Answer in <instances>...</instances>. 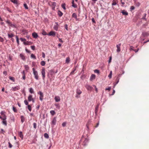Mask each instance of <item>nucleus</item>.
Returning a JSON list of instances; mask_svg holds the SVG:
<instances>
[{
	"label": "nucleus",
	"instance_id": "44",
	"mask_svg": "<svg viewBox=\"0 0 149 149\" xmlns=\"http://www.w3.org/2000/svg\"><path fill=\"white\" fill-rule=\"evenodd\" d=\"M66 124H67L66 122H64L62 123V126L63 127H64L66 125Z\"/></svg>",
	"mask_w": 149,
	"mask_h": 149
},
{
	"label": "nucleus",
	"instance_id": "45",
	"mask_svg": "<svg viewBox=\"0 0 149 149\" xmlns=\"http://www.w3.org/2000/svg\"><path fill=\"white\" fill-rule=\"evenodd\" d=\"M13 110L16 113L17 112V110L16 108L14 107H13Z\"/></svg>",
	"mask_w": 149,
	"mask_h": 149
},
{
	"label": "nucleus",
	"instance_id": "42",
	"mask_svg": "<svg viewBox=\"0 0 149 149\" xmlns=\"http://www.w3.org/2000/svg\"><path fill=\"white\" fill-rule=\"evenodd\" d=\"M9 79L13 81H15V78L13 77H10Z\"/></svg>",
	"mask_w": 149,
	"mask_h": 149
},
{
	"label": "nucleus",
	"instance_id": "13",
	"mask_svg": "<svg viewBox=\"0 0 149 149\" xmlns=\"http://www.w3.org/2000/svg\"><path fill=\"white\" fill-rule=\"evenodd\" d=\"M95 75L94 74H92L91 77L90 78V80L92 81L95 78Z\"/></svg>",
	"mask_w": 149,
	"mask_h": 149
},
{
	"label": "nucleus",
	"instance_id": "58",
	"mask_svg": "<svg viewBox=\"0 0 149 149\" xmlns=\"http://www.w3.org/2000/svg\"><path fill=\"white\" fill-rule=\"evenodd\" d=\"M3 73L5 75H7V72L6 71H4L3 72Z\"/></svg>",
	"mask_w": 149,
	"mask_h": 149
},
{
	"label": "nucleus",
	"instance_id": "8",
	"mask_svg": "<svg viewBox=\"0 0 149 149\" xmlns=\"http://www.w3.org/2000/svg\"><path fill=\"white\" fill-rule=\"evenodd\" d=\"M56 122V117H54L52 121V124L53 125H55Z\"/></svg>",
	"mask_w": 149,
	"mask_h": 149
},
{
	"label": "nucleus",
	"instance_id": "19",
	"mask_svg": "<svg viewBox=\"0 0 149 149\" xmlns=\"http://www.w3.org/2000/svg\"><path fill=\"white\" fill-rule=\"evenodd\" d=\"M122 14L125 15H128V13L125 10H123L122 12Z\"/></svg>",
	"mask_w": 149,
	"mask_h": 149
},
{
	"label": "nucleus",
	"instance_id": "6",
	"mask_svg": "<svg viewBox=\"0 0 149 149\" xmlns=\"http://www.w3.org/2000/svg\"><path fill=\"white\" fill-rule=\"evenodd\" d=\"M121 45V43L119 44L116 45V47L117 48V51L118 52H119L120 51V46Z\"/></svg>",
	"mask_w": 149,
	"mask_h": 149
},
{
	"label": "nucleus",
	"instance_id": "32",
	"mask_svg": "<svg viewBox=\"0 0 149 149\" xmlns=\"http://www.w3.org/2000/svg\"><path fill=\"white\" fill-rule=\"evenodd\" d=\"M76 67L77 66L75 67V68H73V70L71 72L70 74H73L74 73V72L76 70Z\"/></svg>",
	"mask_w": 149,
	"mask_h": 149
},
{
	"label": "nucleus",
	"instance_id": "54",
	"mask_svg": "<svg viewBox=\"0 0 149 149\" xmlns=\"http://www.w3.org/2000/svg\"><path fill=\"white\" fill-rule=\"evenodd\" d=\"M54 73V72L53 70H51L50 71V74L51 75H52Z\"/></svg>",
	"mask_w": 149,
	"mask_h": 149
},
{
	"label": "nucleus",
	"instance_id": "50",
	"mask_svg": "<svg viewBox=\"0 0 149 149\" xmlns=\"http://www.w3.org/2000/svg\"><path fill=\"white\" fill-rule=\"evenodd\" d=\"M94 72L95 73H97L98 74L99 73V71L97 70H94Z\"/></svg>",
	"mask_w": 149,
	"mask_h": 149
},
{
	"label": "nucleus",
	"instance_id": "37",
	"mask_svg": "<svg viewBox=\"0 0 149 149\" xmlns=\"http://www.w3.org/2000/svg\"><path fill=\"white\" fill-rule=\"evenodd\" d=\"M6 22L7 24H8L10 25L11 26H12V24L9 21V20H7L6 21Z\"/></svg>",
	"mask_w": 149,
	"mask_h": 149
},
{
	"label": "nucleus",
	"instance_id": "30",
	"mask_svg": "<svg viewBox=\"0 0 149 149\" xmlns=\"http://www.w3.org/2000/svg\"><path fill=\"white\" fill-rule=\"evenodd\" d=\"M44 136L45 137V138H46L47 139H48L49 137V136L48 134L47 133H45L44 134Z\"/></svg>",
	"mask_w": 149,
	"mask_h": 149
},
{
	"label": "nucleus",
	"instance_id": "56",
	"mask_svg": "<svg viewBox=\"0 0 149 149\" xmlns=\"http://www.w3.org/2000/svg\"><path fill=\"white\" fill-rule=\"evenodd\" d=\"M134 8H135V7L134 6H132L130 7V9L131 10H134Z\"/></svg>",
	"mask_w": 149,
	"mask_h": 149
},
{
	"label": "nucleus",
	"instance_id": "9",
	"mask_svg": "<svg viewBox=\"0 0 149 149\" xmlns=\"http://www.w3.org/2000/svg\"><path fill=\"white\" fill-rule=\"evenodd\" d=\"M32 36L33 37L35 38H37L38 37V35L37 33L34 32L32 33Z\"/></svg>",
	"mask_w": 149,
	"mask_h": 149
},
{
	"label": "nucleus",
	"instance_id": "63",
	"mask_svg": "<svg viewBox=\"0 0 149 149\" xmlns=\"http://www.w3.org/2000/svg\"><path fill=\"white\" fill-rule=\"evenodd\" d=\"M22 75H25V71L23 70L22 72Z\"/></svg>",
	"mask_w": 149,
	"mask_h": 149
},
{
	"label": "nucleus",
	"instance_id": "48",
	"mask_svg": "<svg viewBox=\"0 0 149 149\" xmlns=\"http://www.w3.org/2000/svg\"><path fill=\"white\" fill-rule=\"evenodd\" d=\"M24 6L25 9H28V7L26 4H24Z\"/></svg>",
	"mask_w": 149,
	"mask_h": 149
},
{
	"label": "nucleus",
	"instance_id": "14",
	"mask_svg": "<svg viewBox=\"0 0 149 149\" xmlns=\"http://www.w3.org/2000/svg\"><path fill=\"white\" fill-rule=\"evenodd\" d=\"M8 37L9 38H12L14 37V35L12 33H9L8 34Z\"/></svg>",
	"mask_w": 149,
	"mask_h": 149
},
{
	"label": "nucleus",
	"instance_id": "46",
	"mask_svg": "<svg viewBox=\"0 0 149 149\" xmlns=\"http://www.w3.org/2000/svg\"><path fill=\"white\" fill-rule=\"evenodd\" d=\"M24 103H25V105H28L29 104V103L28 102V101H27V100H25L24 101Z\"/></svg>",
	"mask_w": 149,
	"mask_h": 149
},
{
	"label": "nucleus",
	"instance_id": "38",
	"mask_svg": "<svg viewBox=\"0 0 149 149\" xmlns=\"http://www.w3.org/2000/svg\"><path fill=\"white\" fill-rule=\"evenodd\" d=\"M16 38L17 42L18 44V45H19V38L17 36H16Z\"/></svg>",
	"mask_w": 149,
	"mask_h": 149
},
{
	"label": "nucleus",
	"instance_id": "22",
	"mask_svg": "<svg viewBox=\"0 0 149 149\" xmlns=\"http://www.w3.org/2000/svg\"><path fill=\"white\" fill-rule=\"evenodd\" d=\"M72 6L74 7V8H77V5L74 4V1L73 0H72Z\"/></svg>",
	"mask_w": 149,
	"mask_h": 149
},
{
	"label": "nucleus",
	"instance_id": "11",
	"mask_svg": "<svg viewBox=\"0 0 149 149\" xmlns=\"http://www.w3.org/2000/svg\"><path fill=\"white\" fill-rule=\"evenodd\" d=\"M56 24L54 26V30L57 31L58 30L59 25L57 22L56 23Z\"/></svg>",
	"mask_w": 149,
	"mask_h": 149
},
{
	"label": "nucleus",
	"instance_id": "49",
	"mask_svg": "<svg viewBox=\"0 0 149 149\" xmlns=\"http://www.w3.org/2000/svg\"><path fill=\"white\" fill-rule=\"evenodd\" d=\"M20 39L22 42L25 41H26V39H25L23 38H20Z\"/></svg>",
	"mask_w": 149,
	"mask_h": 149
},
{
	"label": "nucleus",
	"instance_id": "16",
	"mask_svg": "<svg viewBox=\"0 0 149 149\" xmlns=\"http://www.w3.org/2000/svg\"><path fill=\"white\" fill-rule=\"evenodd\" d=\"M33 99L32 95H29L28 97V100L30 102Z\"/></svg>",
	"mask_w": 149,
	"mask_h": 149
},
{
	"label": "nucleus",
	"instance_id": "7",
	"mask_svg": "<svg viewBox=\"0 0 149 149\" xmlns=\"http://www.w3.org/2000/svg\"><path fill=\"white\" fill-rule=\"evenodd\" d=\"M54 99L56 102H59L60 101L61 99L59 96H56L55 97Z\"/></svg>",
	"mask_w": 149,
	"mask_h": 149
},
{
	"label": "nucleus",
	"instance_id": "29",
	"mask_svg": "<svg viewBox=\"0 0 149 149\" xmlns=\"http://www.w3.org/2000/svg\"><path fill=\"white\" fill-rule=\"evenodd\" d=\"M72 16L73 17H74L75 19L77 18V14L75 13H73Z\"/></svg>",
	"mask_w": 149,
	"mask_h": 149
},
{
	"label": "nucleus",
	"instance_id": "23",
	"mask_svg": "<svg viewBox=\"0 0 149 149\" xmlns=\"http://www.w3.org/2000/svg\"><path fill=\"white\" fill-rule=\"evenodd\" d=\"M13 91H16L17 90L19 89V88L18 86H16L14 87H13Z\"/></svg>",
	"mask_w": 149,
	"mask_h": 149
},
{
	"label": "nucleus",
	"instance_id": "21",
	"mask_svg": "<svg viewBox=\"0 0 149 149\" xmlns=\"http://www.w3.org/2000/svg\"><path fill=\"white\" fill-rule=\"evenodd\" d=\"M20 57L23 60H25V57L24 56V55L23 54H20Z\"/></svg>",
	"mask_w": 149,
	"mask_h": 149
},
{
	"label": "nucleus",
	"instance_id": "4",
	"mask_svg": "<svg viewBox=\"0 0 149 149\" xmlns=\"http://www.w3.org/2000/svg\"><path fill=\"white\" fill-rule=\"evenodd\" d=\"M40 95V100L42 101L43 100V93L41 92V91H39L38 93Z\"/></svg>",
	"mask_w": 149,
	"mask_h": 149
},
{
	"label": "nucleus",
	"instance_id": "31",
	"mask_svg": "<svg viewBox=\"0 0 149 149\" xmlns=\"http://www.w3.org/2000/svg\"><path fill=\"white\" fill-rule=\"evenodd\" d=\"M24 68H25V70L27 71L29 69V67L27 65H25Z\"/></svg>",
	"mask_w": 149,
	"mask_h": 149
},
{
	"label": "nucleus",
	"instance_id": "33",
	"mask_svg": "<svg viewBox=\"0 0 149 149\" xmlns=\"http://www.w3.org/2000/svg\"><path fill=\"white\" fill-rule=\"evenodd\" d=\"M55 106L56 107V108L58 109H60V106L59 104H55Z\"/></svg>",
	"mask_w": 149,
	"mask_h": 149
},
{
	"label": "nucleus",
	"instance_id": "18",
	"mask_svg": "<svg viewBox=\"0 0 149 149\" xmlns=\"http://www.w3.org/2000/svg\"><path fill=\"white\" fill-rule=\"evenodd\" d=\"M58 14L59 17H61L63 15V13L60 10L58 11Z\"/></svg>",
	"mask_w": 149,
	"mask_h": 149
},
{
	"label": "nucleus",
	"instance_id": "5",
	"mask_svg": "<svg viewBox=\"0 0 149 149\" xmlns=\"http://www.w3.org/2000/svg\"><path fill=\"white\" fill-rule=\"evenodd\" d=\"M47 35L49 36H55L56 35V33L54 31H51Z\"/></svg>",
	"mask_w": 149,
	"mask_h": 149
},
{
	"label": "nucleus",
	"instance_id": "51",
	"mask_svg": "<svg viewBox=\"0 0 149 149\" xmlns=\"http://www.w3.org/2000/svg\"><path fill=\"white\" fill-rule=\"evenodd\" d=\"M33 125L34 128L35 129H36L37 127L36 124V123H33Z\"/></svg>",
	"mask_w": 149,
	"mask_h": 149
},
{
	"label": "nucleus",
	"instance_id": "17",
	"mask_svg": "<svg viewBox=\"0 0 149 149\" xmlns=\"http://www.w3.org/2000/svg\"><path fill=\"white\" fill-rule=\"evenodd\" d=\"M2 124L5 125L6 126L7 125V122L6 120V119H5L4 120H3L2 122Z\"/></svg>",
	"mask_w": 149,
	"mask_h": 149
},
{
	"label": "nucleus",
	"instance_id": "36",
	"mask_svg": "<svg viewBox=\"0 0 149 149\" xmlns=\"http://www.w3.org/2000/svg\"><path fill=\"white\" fill-rule=\"evenodd\" d=\"M1 117H2V120H4L5 119H6L7 118H6V115H2Z\"/></svg>",
	"mask_w": 149,
	"mask_h": 149
},
{
	"label": "nucleus",
	"instance_id": "24",
	"mask_svg": "<svg viewBox=\"0 0 149 149\" xmlns=\"http://www.w3.org/2000/svg\"><path fill=\"white\" fill-rule=\"evenodd\" d=\"M70 61V58L69 57H68L66 58L65 62L67 63H68Z\"/></svg>",
	"mask_w": 149,
	"mask_h": 149
},
{
	"label": "nucleus",
	"instance_id": "47",
	"mask_svg": "<svg viewBox=\"0 0 149 149\" xmlns=\"http://www.w3.org/2000/svg\"><path fill=\"white\" fill-rule=\"evenodd\" d=\"M11 1L14 3H17V1L16 0H10Z\"/></svg>",
	"mask_w": 149,
	"mask_h": 149
},
{
	"label": "nucleus",
	"instance_id": "55",
	"mask_svg": "<svg viewBox=\"0 0 149 149\" xmlns=\"http://www.w3.org/2000/svg\"><path fill=\"white\" fill-rule=\"evenodd\" d=\"M31 48L32 49H33V50H34L35 49V46H31Z\"/></svg>",
	"mask_w": 149,
	"mask_h": 149
},
{
	"label": "nucleus",
	"instance_id": "12",
	"mask_svg": "<svg viewBox=\"0 0 149 149\" xmlns=\"http://www.w3.org/2000/svg\"><path fill=\"white\" fill-rule=\"evenodd\" d=\"M118 3L117 0H113L112 5L113 6L116 5Z\"/></svg>",
	"mask_w": 149,
	"mask_h": 149
},
{
	"label": "nucleus",
	"instance_id": "34",
	"mask_svg": "<svg viewBox=\"0 0 149 149\" xmlns=\"http://www.w3.org/2000/svg\"><path fill=\"white\" fill-rule=\"evenodd\" d=\"M21 121L22 123L24 122L25 120V118L23 116H21Z\"/></svg>",
	"mask_w": 149,
	"mask_h": 149
},
{
	"label": "nucleus",
	"instance_id": "43",
	"mask_svg": "<svg viewBox=\"0 0 149 149\" xmlns=\"http://www.w3.org/2000/svg\"><path fill=\"white\" fill-rule=\"evenodd\" d=\"M65 3L61 5V6L62 8L64 10H65L66 9V8L65 7Z\"/></svg>",
	"mask_w": 149,
	"mask_h": 149
},
{
	"label": "nucleus",
	"instance_id": "64",
	"mask_svg": "<svg viewBox=\"0 0 149 149\" xmlns=\"http://www.w3.org/2000/svg\"><path fill=\"white\" fill-rule=\"evenodd\" d=\"M22 79L25 80V79H26V76H25V75H22Z\"/></svg>",
	"mask_w": 149,
	"mask_h": 149
},
{
	"label": "nucleus",
	"instance_id": "3",
	"mask_svg": "<svg viewBox=\"0 0 149 149\" xmlns=\"http://www.w3.org/2000/svg\"><path fill=\"white\" fill-rule=\"evenodd\" d=\"M85 87L87 89V90L89 91H91L93 89V88L90 85L88 84H86L85 86Z\"/></svg>",
	"mask_w": 149,
	"mask_h": 149
},
{
	"label": "nucleus",
	"instance_id": "20",
	"mask_svg": "<svg viewBox=\"0 0 149 149\" xmlns=\"http://www.w3.org/2000/svg\"><path fill=\"white\" fill-rule=\"evenodd\" d=\"M76 93L80 95L82 92L79 89H77L76 91Z\"/></svg>",
	"mask_w": 149,
	"mask_h": 149
},
{
	"label": "nucleus",
	"instance_id": "59",
	"mask_svg": "<svg viewBox=\"0 0 149 149\" xmlns=\"http://www.w3.org/2000/svg\"><path fill=\"white\" fill-rule=\"evenodd\" d=\"M111 89V87H109L107 88H106L105 89V90H108L109 91H110V90Z\"/></svg>",
	"mask_w": 149,
	"mask_h": 149
},
{
	"label": "nucleus",
	"instance_id": "28",
	"mask_svg": "<svg viewBox=\"0 0 149 149\" xmlns=\"http://www.w3.org/2000/svg\"><path fill=\"white\" fill-rule=\"evenodd\" d=\"M50 113L52 116H54L55 114V111L54 110H51L50 111Z\"/></svg>",
	"mask_w": 149,
	"mask_h": 149
},
{
	"label": "nucleus",
	"instance_id": "27",
	"mask_svg": "<svg viewBox=\"0 0 149 149\" xmlns=\"http://www.w3.org/2000/svg\"><path fill=\"white\" fill-rule=\"evenodd\" d=\"M98 107H99V105H98V104H97L96 106V107L95 108V113H96L97 112V111H98Z\"/></svg>",
	"mask_w": 149,
	"mask_h": 149
},
{
	"label": "nucleus",
	"instance_id": "39",
	"mask_svg": "<svg viewBox=\"0 0 149 149\" xmlns=\"http://www.w3.org/2000/svg\"><path fill=\"white\" fill-rule=\"evenodd\" d=\"M29 92L31 93H34V91L33 89V88H31L29 89Z\"/></svg>",
	"mask_w": 149,
	"mask_h": 149
},
{
	"label": "nucleus",
	"instance_id": "40",
	"mask_svg": "<svg viewBox=\"0 0 149 149\" xmlns=\"http://www.w3.org/2000/svg\"><path fill=\"white\" fill-rule=\"evenodd\" d=\"M112 75V71H111L110 72V74H109L108 75V77L110 79H111V78Z\"/></svg>",
	"mask_w": 149,
	"mask_h": 149
},
{
	"label": "nucleus",
	"instance_id": "61",
	"mask_svg": "<svg viewBox=\"0 0 149 149\" xmlns=\"http://www.w3.org/2000/svg\"><path fill=\"white\" fill-rule=\"evenodd\" d=\"M93 86H94L95 87V91H96V93H97L98 92V90H97V88H96V86L94 85H93Z\"/></svg>",
	"mask_w": 149,
	"mask_h": 149
},
{
	"label": "nucleus",
	"instance_id": "1",
	"mask_svg": "<svg viewBox=\"0 0 149 149\" xmlns=\"http://www.w3.org/2000/svg\"><path fill=\"white\" fill-rule=\"evenodd\" d=\"M32 70H33L35 78L36 80H38L39 79V76L38 75L37 71L35 70L34 68H32Z\"/></svg>",
	"mask_w": 149,
	"mask_h": 149
},
{
	"label": "nucleus",
	"instance_id": "41",
	"mask_svg": "<svg viewBox=\"0 0 149 149\" xmlns=\"http://www.w3.org/2000/svg\"><path fill=\"white\" fill-rule=\"evenodd\" d=\"M31 58L34 59H36V56L33 54H32L31 55Z\"/></svg>",
	"mask_w": 149,
	"mask_h": 149
},
{
	"label": "nucleus",
	"instance_id": "26",
	"mask_svg": "<svg viewBox=\"0 0 149 149\" xmlns=\"http://www.w3.org/2000/svg\"><path fill=\"white\" fill-rule=\"evenodd\" d=\"M27 108L30 111H31L32 108L31 106L30 105H28L27 106Z\"/></svg>",
	"mask_w": 149,
	"mask_h": 149
},
{
	"label": "nucleus",
	"instance_id": "2",
	"mask_svg": "<svg viewBox=\"0 0 149 149\" xmlns=\"http://www.w3.org/2000/svg\"><path fill=\"white\" fill-rule=\"evenodd\" d=\"M45 68H43L41 70V73L42 76V78L43 80H44L45 77Z\"/></svg>",
	"mask_w": 149,
	"mask_h": 149
},
{
	"label": "nucleus",
	"instance_id": "25",
	"mask_svg": "<svg viewBox=\"0 0 149 149\" xmlns=\"http://www.w3.org/2000/svg\"><path fill=\"white\" fill-rule=\"evenodd\" d=\"M42 34L43 35H47V32L44 30H42Z\"/></svg>",
	"mask_w": 149,
	"mask_h": 149
},
{
	"label": "nucleus",
	"instance_id": "52",
	"mask_svg": "<svg viewBox=\"0 0 149 149\" xmlns=\"http://www.w3.org/2000/svg\"><path fill=\"white\" fill-rule=\"evenodd\" d=\"M5 112L4 111H2L1 112V116H2V115H5Z\"/></svg>",
	"mask_w": 149,
	"mask_h": 149
},
{
	"label": "nucleus",
	"instance_id": "35",
	"mask_svg": "<svg viewBox=\"0 0 149 149\" xmlns=\"http://www.w3.org/2000/svg\"><path fill=\"white\" fill-rule=\"evenodd\" d=\"M40 64L42 66H44L45 65V62L44 61H42L41 62Z\"/></svg>",
	"mask_w": 149,
	"mask_h": 149
},
{
	"label": "nucleus",
	"instance_id": "57",
	"mask_svg": "<svg viewBox=\"0 0 149 149\" xmlns=\"http://www.w3.org/2000/svg\"><path fill=\"white\" fill-rule=\"evenodd\" d=\"M4 41L3 39L0 36V41L1 42H3Z\"/></svg>",
	"mask_w": 149,
	"mask_h": 149
},
{
	"label": "nucleus",
	"instance_id": "10",
	"mask_svg": "<svg viewBox=\"0 0 149 149\" xmlns=\"http://www.w3.org/2000/svg\"><path fill=\"white\" fill-rule=\"evenodd\" d=\"M142 35L144 37H147L149 36V33L148 32H144L142 33Z\"/></svg>",
	"mask_w": 149,
	"mask_h": 149
},
{
	"label": "nucleus",
	"instance_id": "60",
	"mask_svg": "<svg viewBox=\"0 0 149 149\" xmlns=\"http://www.w3.org/2000/svg\"><path fill=\"white\" fill-rule=\"evenodd\" d=\"M42 57L43 58H45V55L44 52H42Z\"/></svg>",
	"mask_w": 149,
	"mask_h": 149
},
{
	"label": "nucleus",
	"instance_id": "53",
	"mask_svg": "<svg viewBox=\"0 0 149 149\" xmlns=\"http://www.w3.org/2000/svg\"><path fill=\"white\" fill-rule=\"evenodd\" d=\"M9 144V148H11L12 147V145L9 142L8 143Z\"/></svg>",
	"mask_w": 149,
	"mask_h": 149
},
{
	"label": "nucleus",
	"instance_id": "62",
	"mask_svg": "<svg viewBox=\"0 0 149 149\" xmlns=\"http://www.w3.org/2000/svg\"><path fill=\"white\" fill-rule=\"evenodd\" d=\"M146 13H145L144 14V16H143L142 17V19H145V17H146Z\"/></svg>",
	"mask_w": 149,
	"mask_h": 149
},
{
	"label": "nucleus",
	"instance_id": "15",
	"mask_svg": "<svg viewBox=\"0 0 149 149\" xmlns=\"http://www.w3.org/2000/svg\"><path fill=\"white\" fill-rule=\"evenodd\" d=\"M19 136L22 139H23V136L22 134V132H19Z\"/></svg>",
	"mask_w": 149,
	"mask_h": 149
}]
</instances>
